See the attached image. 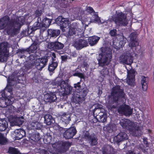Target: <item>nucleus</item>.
Instances as JSON below:
<instances>
[{
    "instance_id": "1",
    "label": "nucleus",
    "mask_w": 154,
    "mask_h": 154,
    "mask_svg": "<svg viewBox=\"0 0 154 154\" xmlns=\"http://www.w3.org/2000/svg\"><path fill=\"white\" fill-rule=\"evenodd\" d=\"M5 23L6 28L5 29L8 35L13 36L18 34V31L23 25L25 20L23 16L17 17L11 19L8 15H6L0 18Z\"/></svg>"
},
{
    "instance_id": "2",
    "label": "nucleus",
    "mask_w": 154,
    "mask_h": 154,
    "mask_svg": "<svg viewBox=\"0 0 154 154\" xmlns=\"http://www.w3.org/2000/svg\"><path fill=\"white\" fill-rule=\"evenodd\" d=\"M111 95L113 101V105H110V107L116 108L119 104V102L122 98L125 97V94L124 90L119 85H116L112 88L111 92Z\"/></svg>"
},
{
    "instance_id": "3",
    "label": "nucleus",
    "mask_w": 154,
    "mask_h": 154,
    "mask_svg": "<svg viewBox=\"0 0 154 154\" xmlns=\"http://www.w3.org/2000/svg\"><path fill=\"white\" fill-rule=\"evenodd\" d=\"M101 54L99 55L98 59L99 66L103 67L108 66L112 58V52L111 49L109 47H102L100 48Z\"/></svg>"
},
{
    "instance_id": "4",
    "label": "nucleus",
    "mask_w": 154,
    "mask_h": 154,
    "mask_svg": "<svg viewBox=\"0 0 154 154\" xmlns=\"http://www.w3.org/2000/svg\"><path fill=\"white\" fill-rule=\"evenodd\" d=\"M74 88L77 90L76 96L75 97V103H82L85 100V97L86 96L88 92L85 89H82L80 82L75 84Z\"/></svg>"
},
{
    "instance_id": "5",
    "label": "nucleus",
    "mask_w": 154,
    "mask_h": 154,
    "mask_svg": "<svg viewBox=\"0 0 154 154\" xmlns=\"http://www.w3.org/2000/svg\"><path fill=\"white\" fill-rule=\"evenodd\" d=\"M38 56L35 53L30 54L29 57V61L25 64V67L26 71L28 72L29 70V73L31 72L32 74V71L35 70L36 67V63L39 61V59L38 58Z\"/></svg>"
},
{
    "instance_id": "6",
    "label": "nucleus",
    "mask_w": 154,
    "mask_h": 154,
    "mask_svg": "<svg viewBox=\"0 0 154 154\" xmlns=\"http://www.w3.org/2000/svg\"><path fill=\"white\" fill-rule=\"evenodd\" d=\"M126 17V15L122 12H116L112 16V19L117 26H125L128 23Z\"/></svg>"
},
{
    "instance_id": "7",
    "label": "nucleus",
    "mask_w": 154,
    "mask_h": 154,
    "mask_svg": "<svg viewBox=\"0 0 154 154\" xmlns=\"http://www.w3.org/2000/svg\"><path fill=\"white\" fill-rule=\"evenodd\" d=\"M134 54L133 50H128L123 53L119 57L120 62L131 65L133 62V56Z\"/></svg>"
},
{
    "instance_id": "8",
    "label": "nucleus",
    "mask_w": 154,
    "mask_h": 154,
    "mask_svg": "<svg viewBox=\"0 0 154 154\" xmlns=\"http://www.w3.org/2000/svg\"><path fill=\"white\" fill-rule=\"evenodd\" d=\"M54 83L55 85L60 87L63 94L68 95L71 93L72 87L68 83L66 82L65 81L61 80L60 82L55 80Z\"/></svg>"
},
{
    "instance_id": "9",
    "label": "nucleus",
    "mask_w": 154,
    "mask_h": 154,
    "mask_svg": "<svg viewBox=\"0 0 154 154\" xmlns=\"http://www.w3.org/2000/svg\"><path fill=\"white\" fill-rule=\"evenodd\" d=\"M9 51L7 43H3L0 44V62L7 61Z\"/></svg>"
},
{
    "instance_id": "10",
    "label": "nucleus",
    "mask_w": 154,
    "mask_h": 154,
    "mask_svg": "<svg viewBox=\"0 0 154 154\" xmlns=\"http://www.w3.org/2000/svg\"><path fill=\"white\" fill-rule=\"evenodd\" d=\"M39 59L40 62L38 61L37 63H36V67L35 68L34 70L32 71V73L35 74L38 71H41L42 69L45 67L47 65L48 61V57L46 56L42 57Z\"/></svg>"
},
{
    "instance_id": "11",
    "label": "nucleus",
    "mask_w": 154,
    "mask_h": 154,
    "mask_svg": "<svg viewBox=\"0 0 154 154\" xmlns=\"http://www.w3.org/2000/svg\"><path fill=\"white\" fill-rule=\"evenodd\" d=\"M128 138L127 134L124 132H120L116 136H114L113 138V142L118 144Z\"/></svg>"
},
{
    "instance_id": "12",
    "label": "nucleus",
    "mask_w": 154,
    "mask_h": 154,
    "mask_svg": "<svg viewBox=\"0 0 154 154\" xmlns=\"http://www.w3.org/2000/svg\"><path fill=\"white\" fill-rule=\"evenodd\" d=\"M133 109L128 105L120 106L118 109V112L126 116H130L132 113Z\"/></svg>"
},
{
    "instance_id": "13",
    "label": "nucleus",
    "mask_w": 154,
    "mask_h": 154,
    "mask_svg": "<svg viewBox=\"0 0 154 154\" xmlns=\"http://www.w3.org/2000/svg\"><path fill=\"white\" fill-rule=\"evenodd\" d=\"M2 97L4 100H0V107L5 108L8 106H10L12 103L11 101L8 98V96L5 94V91H3L1 94Z\"/></svg>"
},
{
    "instance_id": "14",
    "label": "nucleus",
    "mask_w": 154,
    "mask_h": 154,
    "mask_svg": "<svg viewBox=\"0 0 154 154\" xmlns=\"http://www.w3.org/2000/svg\"><path fill=\"white\" fill-rule=\"evenodd\" d=\"M128 76L127 78V82L128 85L131 86L134 85L135 81V73L136 72L133 69L129 70L127 69Z\"/></svg>"
},
{
    "instance_id": "15",
    "label": "nucleus",
    "mask_w": 154,
    "mask_h": 154,
    "mask_svg": "<svg viewBox=\"0 0 154 154\" xmlns=\"http://www.w3.org/2000/svg\"><path fill=\"white\" fill-rule=\"evenodd\" d=\"M77 132L76 128L72 127L67 128L63 134L64 137L66 139L72 138L76 134Z\"/></svg>"
},
{
    "instance_id": "16",
    "label": "nucleus",
    "mask_w": 154,
    "mask_h": 154,
    "mask_svg": "<svg viewBox=\"0 0 154 154\" xmlns=\"http://www.w3.org/2000/svg\"><path fill=\"white\" fill-rule=\"evenodd\" d=\"M64 46L63 44L58 41L49 42L48 44V47L49 49L51 50L55 51L61 50L63 48Z\"/></svg>"
},
{
    "instance_id": "17",
    "label": "nucleus",
    "mask_w": 154,
    "mask_h": 154,
    "mask_svg": "<svg viewBox=\"0 0 154 154\" xmlns=\"http://www.w3.org/2000/svg\"><path fill=\"white\" fill-rule=\"evenodd\" d=\"M73 45L78 50H80L84 47L87 46L88 42L83 39H80L76 40L73 43Z\"/></svg>"
},
{
    "instance_id": "18",
    "label": "nucleus",
    "mask_w": 154,
    "mask_h": 154,
    "mask_svg": "<svg viewBox=\"0 0 154 154\" xmlns=\"http://www.w3.org/2000/svg\"><path fill=\"white\" fill-rule=\"evenodd\" d=\"M135 126H132L129 128V130L133 136L138 137L142 135V132L139 126L136 123H134Z\"/></svg>"
},
{
    "instance_id": "19",
    "label": "nucleus",
    "mask_w": 154,
    "mask_h": 154,
    "mask_svg": "<svg viewBox=\"0 0 154 154\" xmlns=\"http://www.w3.org/2000/svg\"><path fill=\"white\" fill-rule=\"evenodd\" d=\"M41 24H42L41 19V18H39L38 19H37V21L34 23L32 27L30 26L29 27H28V33L31 34L33 32L40 29Z\"/></svg>"
},
{
    "instance_id": "20",
    "label": "nucleus",
    "mask_w": 154,
    "mask_h": 154,
    "mask_svg": "<svg viewBox=\"0 0 154 154\" xmlns=\"http://www.w3.org/2000/svg\"><path fill=\"white\" fill-rule=\"evenodd\" d=\"M84 137L90 145L93 146L96 145V140L94 135H90L89 132L87 131L85 134Z\"/></svg>"
},
{
    "instance_id": "21",
    "label": "nucleus",
    "mask_w": 154,
    "mask_h": 154,
    "mask_svg": "<svg viewBox=\"0 0 154 154\" xmlns=\"http://www.w3.org/2000/svg\"><path fill=\"white\" fill-rule=\"evenodd\" d=\"M44 100L46 103H51L57 100V97L54 93H48L44 95Z\"/></svg>"
},
{
    "instance_id": "22",
    "label": "nucleus",
    "mask_w": 154,
    "mask_h": 154,
    "mask_svg": "<svg viewBox=\"0 0 154 154\" xmlns=\"http://www.w3.org/2000/svg\"><path fill=\"white\" fill-rule=\"evenodd\" d=\"M121 125L124 128H129L132 125L135 126L134 122L131 121L127 119H122L120 120L119 122Z\"/></svg>"
},
{
    "instance_id": "23",
    "label": "nucleus",
    "mask_w": 154,
    "mask_h": 154,
    "mask_svg": "<svg viewBox=\"0 0 154 154\" xmlns=\"http://www.w3.org/2000/svg\"><path fill=\"white\" fill-rule=\"evenodd\" d=\"M42 126L41 123L35 121L30 122L28 125V127L30 129L33 130L35 131L37 130H41Z\"/></svg>"
},
{
    "instance_id": "24",
    "label": "nucleus",
    "mask_w": 154,
    "mask_h": 154,
    "mask_svg": "<svg viewBox=\"0 0 154 154\" xmlns=\"http://www.w3.org/2000/svg\"><path fill=\"white\" fill-rule=\"evenodd\" d=\"M15 138L16 140H19L26 135V132L23 129L19 128L15 130L14 131Z\"/></svg>"
},
{
    "instance_id": "25",
    "label": "nucleus",
    "mask_w": 154,
    "mask_h": 154,
    "mask_svg": "<svg viewBox=\"0 0 154 154\" xmlns=\"http://www.w3.org/2000/svg\"><path fill=\"white\" fill-rule=\"evenodd\" d=\"M103 154H116L113 147L109 145H105L102 148Z\"/></svg>"
},
{
    "instance_id": "26",
    "label": "nucleus",
    "mask_w": 154,
    "mask_h": 154,
    "mask_svg": "<svg viewBox=\"0 0 154 154\" xmlns=\"http://www.w3.org/2000/svg\"><path fill=\"white\" fill-rule=\"evenodd\" d=\"M61 120L66 124H68L71 120V115L69 113L63 112H60V114Z\"/></svg>"
},
{
    "instance_id": "27",
    "label": "nucleus",
    "mask_w": 154,
    "mask_h": 154,
    "mask_svg": "<svg viewBox=\"0 0 154 154\" xmlns=\"http://www.w3.org/2000/svg\"><path fill=\"white\" fill-rule=\"evenodd\" d=\"M41 138L40 134L37 131H34L29 134V140L35 142H38Z\"/></svg>"
},
{
    "instance_id": "28",
    "label": "nucleus",
    "mask_w": 154,
    "mask_h": 154,
    "mask_svg": "<svg viewBox=\"0 0 154 154\" xmlns=\"http://www.w3.org/2000/svg\"><path fill=\"white\" fill-rule=\"evenodd\" d=\"M60 33V31L59 29H48L47 30L48 36L50 38L51 37L56 38L59 35Z\"/></svg>"
},
{
    "instance_id": "29",
    "label": "nucleus",
    "mask_w": 154,
    "mask_h": 154,
    "mask_svg": "<svg viewBox=\"0 0 154 154\" xmlns=\"http://www.w3.org/2000/svg\"><path fill=\"white\" fill-rule=\"evenodd\" d=\"M38 40L37 39H35L33 41L32 44L29 48H27L29 51V54L30 52H33V51H35L38 48Z\"/></svg>"
},
{
    "instance_id": "30",
    "label": "nucleus",
    "mask_w": 154,
    "mask_h": 154,
    "mask_svg": "<svg viewBox=\"0 0 154 154\" xmlns=\"http://www.w3.org/2000/svg\"><path fill=\"white\" fill-rule=\"evenodd\" d=\"M58 64L57 60H52L51 63H49L48 69L50 72H53L57 67Z\"/></svg>"
},
{
    "instance_id": "31",
    "label": "nucleus",
    "mask_w": 154,
    "mask_h": 154,
    "mask_svg": "<svg viewBox=\"0 0 154 154\" xmlns=\"http://www.w3.org/2000/svg\"><path fill=\"white\" fill-rule=\"evenodd\" d=\"M8 122L5 119H0V131H5L8 127Z\"/></svg>"
},
{
    "instance_id": "32",
    "label": "nucleus",
    "mask_w": 154,
    "mask_h": 154,
    "mask_svg": "<svg viewBox=\"0 0 154 154\" xmlns=\"http://www.w3.org/2000/svg\"><path fill=\"white\" fill-rule=\"evenodd\" d=\"M139 44V42L138 41L129 40V44L127 47L128 50H133V48L138 46Z\"/></svg>"
},
{
    "instance_id": "33",
    "label": "nucleus",
    "mask_w": 154,
    "mask_h": 154,
    "mask_svg": "<svg viewBox=\"0 0 154 154\" xmlns=\"http://www.w3.org/2000/svg\"><path fill=\"white\" fill-rule=\"evenodd\" d=\"M122 40H121L119 43L120 45V46L118 45L119 43H116V44H115V43H113V46L114 48L116 49H120V47H122L124 46V45L126 43L127 39L125 38L123 35L122 36Z\"/></svg>"
},
{
    "instance_id": "34",
    "label": "nucleus",
    "mask_w": 154,
    "mask_h": 154,
    "mask_svg": "<svg viewBox=\"0 0 154 154\" xmlns=\"http://www.w3.org/2000/svg\"><path fill=\"white\" fill-rule=\"evenodd\" d=\"M17 53L19 55H20L21 58H25L26 56L24 55V54L28 53L29 51L27 48L26 49H18L17 51Z\"/></svg>"
},
{
    "instance_id": "35",
    "label": "nucleus",
    "mask_w": 154,
    "mask_h": 154,
    "mask_svg": "<svg viewBox=\"0 0 154 154\" xmlns=\"http://www.w3.org/2000/svg\"><path fill=\"white\" fill-rule=\"evenodd\" d=\"M45 122L48 125H51L52 123V116L49 114L45 115L44 116Z\"/></svg>"
},
{
    "instance_id": "36",
    "label": "nucleus",
    "mask_w": 154,
    "mask_h": 154,
    "mask_svg": "<svg viewBox=\"0 0 154 154\" xmlns=\"http://www.w3.org/2000/svg\"><path fill=\"white\" fill-rule=\"evenodd\" d=\"M51 20L47 17H45L41 21L42 26H45L46 27H48L51 25Z\"/></svg>"
},
{
    "instance_id": "37",
    "label": "nucleus",
    "mask_w": 154,
    "mask_h": 154,
    "mask_svg": "<svg viewBox=\"0 0 154 154\" xmlns=\"http://www.w3.org/2000/svg\"><path fill=\"white\" fill-rule=\"evenodd\" d=\"M142 80L141 81V83L142 86V88L143 90L146 91L147 88V81L146 78L144 76L142 77Z\"/></svg>"
},
{
    "instance_id": "38",
    "label": "nucleus",
    "mask_w": 154,
    "mask_h": 154,
    "mask_svg": "<svg viewBox=\"0 0 154 154\" xmlns=\"http://www.w3.org/2000/svg\"><path fill=\"white\" fill-rule=\"evenodd\" d=\"M103 106L102 105L97 104V112H99L97 116H103L105 115L104 110L102 109Z\"/></svg>"
},
{
    "instance_id": "39",
    "label": "nucleus",
    "mask_w": 154,
    "mask_h": 154,
    "mask_svg": "<svg viewBox=\"0 0 154 154\" xmlns=\"http://www.w3.org/2000/svg\"><path fill=\"white\" fill-rule=\"evenodd\" d=\"M69 21L68 19L65 18L63 19V21L61 23H60L58 25L60 26L61 28L63 29L66 28L68 26Z\"/></svg>"
},
{
    "instance_id": "40",
    "label": "nucleus",
    "mask_w": 154,
    "mask_h": 154,
    "mask_svg": "<svg viewBox=\"0 0 154 154\" xmlns=\"http://www.w3.org/2000/svg\"><path fill=\"white\" fill-rule=\"evenodd\" d=\"M88 40V43L91 46H93L96 44V38L95 35L89 37Z\"/></svg>"
},
{
    "instance_id": "41",
    "label": "nucleus",
    "mask_w": 154,
    "mask_h": 154,
    "mask_svg": "<svg viewBox=\"0 0 154 154\" xmlns=\"http://www.w3.org/2000/svg\"><path fill=\"white\" fill-rule=\"evenodd\" d=\"M77 69H76L75 70L72 71L73 72L75 71L76 72L73 73H72V75L74 76H77L81 79H84L85 76L84 74L80 72H79Z\"/></svg>"
},
{
    "instance_id": "42",
    "label": "nucleus",
    "mask_w": 154,
    "mask_h": 154,
    "mask_svg": "<svg viewBox=\"0 0 154 154\" xmlns=\"http://www.w3.org/2000/svg\"><path fill=\"white\" fill-rule=\"evenodd\" d=\"M8 152L11 154H20V151L17 149L12 147H9Z\"/></svg>"
},
{
    "instance_id": "43",
    "label": "nucleus",
    "mask_w": 154,
    "mask_h": 154,
    "mask_svg": "<svg viewBox=\"0 0 154 154\" xmlns=\"http://www.w3.org/2000/svg\"><path fill=\"white\" fill-rule=\"evenodd\" d=\"M8 142L7 138L4 136L3 134L0 132V144L5 145Z\"/></svg>"
},
{
    "instance_id": "44",
    "label": "nucleus",
    "mask_w": 154,
    "mask_h": 154,
    "mask_svg": "<svg viewBox=\"0 0 154 154\" xmlns=\"http://www.w3.org/2000/svg\"><path fill=\"white\" fill-rule=\"evenodd\" d=\"M106 129L109 133H111L116 130V126L115 124H110L107 127Z\"/></svg>"
},
{
    "instance_id": "45",
    "label": "nucleus",
    "mask_w": 154,
    "mask_h": 154,
    "mask_svg": "<svg viewBox=\"0 0 154 154\" xmlns=\"http://www.w3.org/2000/svg\"><path fill=\"white\" fill-rule=\"evenodd\" d=\"M138 34L136 32L131 33L129 36L130 38L129 40H136L138 41L137 38Z\"/></svg>"
},
{
    "instance_id": "46",
    "label": "nucleus",
    "mask_w": 154,
    "mask_h": 154,
    "mask_svg": "<svg viewBox=\"0 0 154 154\" xmlns=\"http://www.w3.org/2000/svg\"><path fill=\"white\" fill-rule=\"evenodd\" d=\"M98 118H97V121L100 122H104L106 121L107 117L106 114L98 116Z\"/></svg>"
},
{
    "instance_id": "47",
    "label": "nucleus",
    "mask_w": 154,
    "mask_h": 154,
    "mask_svg": "<svg viewBox=\"0 0 154 154\" xmlns=\"http://www.w3.org/2000/svg\"><path fill=\"white\" fill-rule=\"evenodd\" d=\"M75 34V29L74 28H70L68 32L67 35L69 38Z\"/></svg>"
},
{
    "instance_id": "48",
    "label": "nucleus",
    "mask_w": 154,
    "mask_h": 154,
    "mask_svg": "<svg viewBox=\"0 0 154 154\" xmlns=\"http://www.w3.org/2000/svg\"><path fill=\"white\" fill-rule=\"evenodd\" d=\"M23 116L21 117H18L16 118V122L18 125H22L23 123Z\"/></svg>"
},
{
    "instance_id": "49",
    "label": "nucleus",
    "mask_w": 154,
    "mask_h": 154,
    "mask_svg": "<svg viewBox=\"0 0 154 154\" xmlns=\"http://www.w3.org/2000/svg\"><path fill=\"white\" fill-rule=\"evenodd\" d=\"M51 138L52 137L51 136H47L46 137H45V138L44 140V143L46 144L50 143L51 141Z\"/></svg>"
},
{
    "instance_id": "50",
    "label": "nucleus",
    "mask_w": 154,
    "mask_h": 154,
    "mask_svg": "<svg viewBox=\"0 0 154 154\" xmlns=\"http://www.w3.org/2000/svg\"><path fill=\"white\" fill-rule=\"evenodd\" d=\"M13 88L12 87V86L10 85H8L7 86L5 91H5V92L6 91H7L8 92H9L10 94V95H11V94L12 93Z\"/></svg>"
},
{
    "instance_id": "51",
    "label": "nucleus",
    "mask_w": 154,
    "mask_h": 154,
    "mask_svg": "<svg viewBox=\"0 0 154 154\" xmlns=\"http://www.w3.org/2000/svg\"><path fill=\"white\" fill-rule=\"evenodd\" d=\"M65 18L62 17V16H59L55 20V22L57 25H59L60 23H62V22L63 20V19Z\"/></svg>"
},
{
    "instance_id": "52",
    "label": "nucleus",
    "mask_w": 154,
    "mask_h": 154,
    "mask_svg": "<svg viewBox=\"0 0 154 154\" xmlns=\"http://www.w3.org/2000/svg\"><path fill=\"white\" fill-rule=\"evenodd\" d=\"M6 28L5 23L0 19V30L5 29Z\"/></svg>"
},
{
    "instance_id": "53",
    "label": "nucleus",
    "mask_w": 154,
    "mask_h": 154,
    "mask_svg": "<svg viewBox=\"0 0 154 154\" xmlns=\"http://www.w3.org/2000/svg\"><path fill=\"white\" fill-rule=\"evenodd\" d=\"M35 17H38L37 19L39 18H41L40 17L42 14V11L41 10L39 11L38 10H36L35 12Z\"/></svg>"
},
{
    "instance_id": "54",
    "label": "nucleus",
    "mask_w": 154,
    "mask_h": 154,
    "mask_svg": "<svg viewBox=\"0 0 154 154\" xmlns=\"http://www.w3.org/2000/svg\"><path fill=\"white\" fill-rule=\"evenodd\" d=\"M55 126L57 128L58 131L61 134H63L66 130L67 129L61 127L58 125H56Z\"/></svg>"
},
{
    "instance_id": "55",
    "label": "nucleus",
    "mask_w": 154,
    "mask_h": 154,
    "mask_svg": "<svg viewBox=\"0 0 154 154\" xmlns=\"http://www.w3.org/2000/svg\"><path fill=\"white\" fill-rule=\"evenodd\" d=\"M109 33L112 36H115L117 34V30L115 29H113L110 31Z\"/></svg>"
},
{
    "instance_id": "56",
    "label": "nucleus",
    "mask_w": 154,
    "mask_h": 154,
    "mask_svg": "<svg viewBox=\"0 0 154 154\" xmlns=\"http://www.w3.org/2000/svg\"><path fill=\"white\" fill-rule=\"evenodd\" d=\"M68 58V56L67 54H64V55L61 56V59L62 62H66Z\"/></svg>"
},
{
    "instance_id": "57",
    "label": "nucleus",
    "mask_w": 154,
    "mask_h": 154,
    "mask_svg": "<svg viewBox=\"0 0 154 154\" xmlns=\"http://www.w3.org/2000/svg\"><path fill=\"white\" fill-rule=\"evenodd\" d=\"M87 11L88 12L91 13H92L94 11L92 8L91 7H87Z\"/></svg>"
},
{
    "instance_id": "58",
    "label": "nucleus",
    "mask_w": 154,
    "mask_h": 154,
    "mask_svg": "<svg viewBox=\"0 0 154 154\" xmlns=\"http://www.w3.org/2000/svg\"><path fill=\"white\" fill-rule=\"evenodd\" d=\"M41 152L42 153L44 154H49L48 149H42V150H41Z\"/></svg>"
},
{
    "instance_id": "59",
    "label": "nucleus",
    "mask_w": 154,
    "mask_h": 154,
    "mask_svg": "<svg viewBox=\"0 0 154 154\" xmlns=\"http://www.w3.org/2000/svg\"><path fill=\"white\" fill-rule=\"evenodd\" d=\"M144 146L142 144L140 145L138 147L139 149H141L144 152H146V150L143 148Z\"/></svg>"
},
{
    "instance_id": "60",
    "label": "nucleus",
    "mask_w": 154,
    "mask_h": 154,
    "mask_svg": "<svg viewBox=\"0 0 154 154\" xmlns=\"http://www.w3.org/2000/svg\"><path fill=\"white\" fill-rule=\"evenodd\" d=\"M48 27H46L45 26H42L41 25V26L40 27V31L41 32H44Z\"/></svg>"
},
{
    "instance_id": "61",
    "label": "nucleus",
    "mask_w": 154,
    "mask_h": 154,
    "mask_svg": "<svg viewBox=\"0 0 154 154\" xmlns=\"http://www.w3.org/2000/svg\"><path fill=\"white\" fill-rule=\"evenodd\" d=\"M143 142L145 144H146V147L148 146V142L147 141V138H144L143 139Z\"/></svg>"
},
{
    "instance_id": "62",
    "label": "nucleus",
    "mask_w": 154,
    "mask_h": 154,
    "mask_svg": "<svg viewBox=\"0 0 154 154\" xmlns=\"http://www.w3.org/2000/svg\"><path fill=\"white\" fill-rule=\"evenodd\" d=\"M97 23L98 24H102L104 23V22H102L100 19V18L97 15Z\"/></svg>"
},
{
    "instance_id": "63",
    "label": "nucleus",
    "mask_w": 154,
    "mask_h": 154,
    "mask_svg": "<svg viewBox=\"0 0 154 154\" xmlns=\"http://www.w3.org/2000/svg\"><path fill=\"white\" fill-rule=\"evenodd\" d=\"M68 143L67 142H63L62 143V146L63 148H64L67 145Z\"/></svg>"
},
{
    "instance_id": "64",
    "label": "nucleus",
    "mask_w": 154,
    "mask_h": 154,
    "mask_svg": "<svg viewBox=\"0 0 154 154\" xmlns=\"http://www.w3.org/2000/svg\"><path fill=\"white\" fill-rule=\"evenodd\" d=\"M57 60L56 59V55L55 53H53L52 54V60Z\"/></svg>"
}]
</instances>
